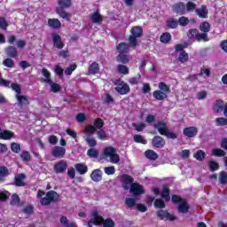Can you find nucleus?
Instances as JSON below:
<instances>
[{
	"mask_svg": "<svg viewBox=\"0 0 227 227\" xmlns=\"http://www.w3.org/2000/svg\"><path fill=\"white\" fill-rule=\"evenodd\" d=\"M130 45L125 42H121L116 45V51L118 55L115 59L117 63L121 65H129L130 63V58H129V52H130Z\"/></svg>",
	"mask_w": 227,
	"mask_h": 227,
	"instance_id": "nucleus-1",
	"label": "nucleus"
},
{
	"mask_svg": "<svg viewBox=\"0 0 227 227\" xmlns=\"http://www.w3.org/2000/svg\"><path fill=\"white\" fill-rule=\"evenodd\" d=\"M45 194L46 197L42 198V196H45ZM37 198H41L40 204L42 207H49L51 203H58L60 200L59 193L54 190L49 191L46 193L42 190H38Z\"/></svg>",
	"mask_w": 227,
	"mask_h": 227,
	"instance_id": "nucleus-2",
	"label": "nucleus"
},
{
	"mask_svg": "<svg viewBox=\"0 0 227 227\" xmlns=\"http://www.w3.org/2000/svg\"><path fill=\"white\" fill-rule=\"evenodd\" d=\"M58 6L56 7L57 15L60 16V19H66L67 20L72 19V14L67 12V10L72 8V0H57Z\"/></svg>",
	"mask_w": 227,
	"mask_h": 227,
	"instance_id": "nucleus-3",
	"label": "nucleus"
},
{
	"mask_svg": "<svg viewBox=\"0 0 227 227\" xmlns=\"http://www.w3.org/2000/svg\"><path fill=\"white\" fill-rule=\"evenodd\" d=\"M153 128L158 130L160 136H166L168 139H176L178 137L176 133L169 131L168 124H166L164 121H158L157 123L153 125Z\"/></svg>",
	"mask_w": 227,
	"mask_h": 227,
	"instance_id": "nucleus-4",
	"label": "nucleus"
},
{
	"mask_svg": "<svg viewBox=\"0 0 227 227\" xmlns=\"http://www.w3.org/2000/svg\"><path fill=\"white\" fill-rule=\"evenodd\" d=\"M131 35L129 36V45L132 49H136L137 47V38H141L143 36V27L141 26H134L130 29Z\"/></svg>",
	"mask_w": 227,
	"mask_h": 227,
	"instance_id": "nucleus-5",
	"label": "nucleus"
},
{
	"mask_svg": "<svg viewBox=\"0 0 227 227\" xmlns=\"http://www.w3.org/2000/svg\"><path fill=\"white\" fill-rule=\"evenodd\" d=\"M189 40L193 42H209L208 34H201L198 28H190L187 32Z\"/></svg>",
	"mask_w": 227,
	"mask_h": 227,
	"instance_id": "nucleus-6",
	"label": "nucleus"
},
{
	"mask_svg": "<svg viewBox=\"0 0 227 227\" xmlns=\"http://www.w3.org/2000/svg\"><path fill=\"white\" fill-rule=\"evenodd\" d=\"M115 91L119 95H129L130 93V86L121 79H117L114 82Z\"/></svg>",
	"mask_w": 227,
	"mask_h": 227,
	"instance_id": "nucleus-7",
	"label": "nucleus"
},
{
	"mask_svg": "<svg viewBox=\"0 0 227 227\" xmlns=\"http://www.w3.org/2000/svg\"><path fill=\"white\" fill-rule=\"evenodd\" d=\"M103 153L105 157L110 158V161L112 162V164H118V162H120V155L116 153V148L113 146L106 147L103 150Z\"/></svg>",
	"mask_w": 227,
	"mask_h": 227,
	"instance_id": "nucleus-8",
	"label": "nucleus"
},
{
	"mask_svg": "<svg viewBox=\"0 0 227 227\" xmlns=\"http://www.w3.org/2000/svg\"><path fill=\"white\" fill-rule=\"evenodd\" d=\"M156 215L161 221H164V219L167 221H176V216L175 215H171L168 210L160 209L157 211Z\"/></svg>",
	"mask_w": 227,
	"mask_h": 227,
	"instance_id": "nucleus-9",
	"label": "nucleus"
},
{
	"mask_svg": "<svg viewBox=\"0 0 227 227\" xmlns=\"http://www.w3.org/2000/svg\"><path fill=\"white\" fill-rule=\"evenodd\" d=\"M129 192L133 196H141V194H145V187L138 183H132L129 187Z\"/></svg>",
	"mask_w": 227,
	"mask_h": 227,
	"instance_id": "nucleus-10",
	"label": "nucleus"
},
{
	"mask_svg": "<svg viewBox=\"0 0 227 227\" xmlns=\"http://www.w3.org/2000/svg\"><path fill=\"white\" fill-rule=\"evenodd\" d=\"M121 182L122 184L124 191H129V189H130V185L134 184V177L127 174H124L121 177Z\"/></svg>",
	"mask_w": 227,
	"mask_h": 227,
	"instance_id": "nucleus-11",
	"label": "nucleus"
},
{
	"mask_svg": "<svg viewBox=\"0 0 227 227\" xmlns=\"http://www.w3.org/2000/svg\"><path fill=\"white\" fill-rule=\"evenodd\" d=\"M67 168H68V162H67V160H61L55 163L53 169L55 173L59 175L65 173V171H67Z\"/></svg>",
	"mask_w": 227,
	"mask_h": 227,
	"instance_id": "nucleus-12",
	"label": "nucleus"
},
{
	"mask_svg": "<svg viewBox=\"0 0 227 227\" xmlns=\"http://www.w3.org/2000/svg\"><path fill=\"white\" fill-rule=\"evenodd\" d=\"M172 10L174 13L176 15H185L187 13V10L185 9V3L184 2H177L172 6Z\"/></svg>",
	"mask_w": 227,
	"mask_h": 227,
	"instance_id": "nucleus-13",
	"label": "nucleus"
},
{
	"mask_svg": "<svg viewBox=\"0 0 227 227\" xmlns=\"http://www.w3.org/2000/svg\"><path fill=\"white\" fill-rule=\"evenodd\" d=\"M152 145L154 148H164L166 146V139L160 136H154L152 139Z\"/></svg>",
	"mask_w": 227,
	"mask_h": 227,
	"instance_id": "nucleus-14",
	"label": "nucleus"
},
{
	"mask_svg": "<svg viewBox=\"0 0 227 227\" xmlns=\"http://www.w3.org/2000/svg\"><path fill=\"white\" fill-rule=\"evenodd\" d=\"M66 153H67V149H65V147L55 146L52 149L51 155L53 157H55L56 159H63V157H65Z\"/></svg>",
	"mask_w": 227,
	"mask_h": 227,
	"instance_id": "nucleus-15",
	"label": "nucleus"
},
{
	"mask_svg": "<svg viewBox=\"0 0 227 227\" xmlns=\"http://www.w3.org/2000/svg\"><path fill=\"white\" fill-rule=\"evenodd\" d=\"M183 134L186 136V137H196V136H198V128L194 126L184 128Z\"/></svg>",
	"mask_w": 227,
	"mask_h": 227,
	"instance_id": "nucleus-16",
	"label": "nucleus"
},
{
	"mask_svg": "<svg viewBox=\"0 0 227 227\" xmlns=\"http://www.w3.org/2000/svg\"><path fill=\"white\" fill-rule=\"evenodd\" d=\"M52 42L56 49H63L65 47V43H63L59 34H52Z\"/></svg>",
	"mask_w": 227,
	"mask_h": 227,
	"instance_id": "nucleus-17",
	"label": "nucleus"
},
{
	"mask_svg": "<svg viewBox=\"0 0 227 227\" xmlns=\"http://www.w3.org/2000/svg\"><path fill=\"white\" fill-rule=\"evenodd\" d=\"M4 52L7 58L16 59L19 58V51L14 46L5 48Z\"/></svg>",
	"mask_w": 227,
	"mask_h": 227,
	"instance_id": "nucleus-18",
	"label": "nucleus"
},
{
	"mask_svg": "<svg viewBox=\"0 0 227 227\" xmlns=\"http://www.w3.org/2000/svg\"><path fill=\"white\" fill-rule=\"evenodd\" d=\"M26 180V175L24 174H18L14 177V185L16 187H25L26 183L24 182Z\"/></svg>",
	"mask_w": 227,
	"mask_h": 227,
	"instance_id": "nucleus-19",
	"label": "nucleus"
},
{
	"mask_svg": "<svg viewBox=\"0 0 227 227\" xmlns=\"http://www.w3.org/2000/svg\"><path fill=\"white\" fill-rule=\"evenodd\" d=\"M195 13L200 19H208V9L207 5H201L200 9H196Z\"/></svg>",
	"mask_w": 227,
	"mask_h": 227,
	"instance_id": "nucleus-20",
	"label": "nucleus"
},
{
	"mask_svg": "<svg viewBox=\"0 0 227 227\" xmlns=\"http://www.w3.org/2000/svg\"><path fill=\"white\" fill-rule=\"evenodd\" d=\"M169 194H171V190L169 189V186L164 184L160 192L162 200H164L165 201H170L171 196Z\"/></svg>",
	"mask_w": 227,
	"mask_h": 227,
	"instance_id": "nucleus-21",
	"label": "nucleus"
},
{
	"mask_svg": "<svg viewBox=\"0 0 227 227\" xmlns=\"http://www.w3.org/2000/svg\"><path fill=\"white\" fill-rule=\"evenodd\" d=\"M15 98L17 99L20 107H24V106H29V99L27 98V97L18 94L15 95Z\"/></svg>",
	"mask_w": 227,
	"mask_h": 227,
	"instance_id": "nucleus-22",
	"label": "nucleus"
},
{
	"mask_svg": "<svg viewBox=\"0 0 227 227\" xmlns=\"http://www.w3.org/2000/svg\"><path fill=\"white\" fill-rule=\"evenodd\" d=\"M224 101L223 99H217L214 104H213V111L215 113H221V111L224 110Z\"/></svg>",
	"mask_w": 227,
	"mask_h": 227,
	"instance_id": "nucleus-23",
	"label": "nucleus"
},
{
	"mask_svg": "<svg viewBox=\"0 0 227 227\" xmlns=\"http://www.w3.org/2000/svg\"><path fill=\"white\" fill-rule=\"evenodd\" d=\"M13 137H15V133L11 130L5 129L0 132V139H3L4 141H10V139Z\"/></svg>",
	"mask_w": 227,
	"mask_h": 227,
	"instance_id": "nucleus-24",
	"label": "nucleus"
},
{
	"mask_svg": "<svg viewBox=\"0 0 227 227\" xmlns=\"http://www.w3.org/2000/svg\"><path fill=\"white\" fill-rule=\"evenodd\" d=\"M90 20L93 24H102L104 17L100 14L98 11H97L90 15Z\"/></svg>",
	"mask_w": 227,
	"mask_h": 227,
	"instance_id": "nucleus-25",
	"label": "nucleus"
},
{
	"mask_svg": "<svg viewBox=\"0 0 227 227\" xmlns=\"http://www.w3.org/2000/svg\"><path fill=\"white\" fill-rule=\"evenodd\" d=\"M74 168L79 175H86V173H88V166L86 163H77L74 165Z\"/></svg>",
	"mask_w": 227,
	"mask_h": 227,
	"instance_id": "nucleus-26",
	"label": "nucleus"
},
{
	"mask_svg": "<svg viewBox=\"0 0 227 227\" xmlns=\"http://www.w3.org/2000/svg\"><path fill=\"white\" fill-rule=\"evenodd\" d=\"M90 178L93 182L102 181V171L100 169H94L90 174Z\"/></svg>",
	"mask_w": 227,
	"mask_h": 227,
	"instance_id": "nucleus-27",
	"label": "nucleus"
},
{
	"mask_svg": "<svg viewBox=\"0 0 227 227\" xmlns=\"http://www.w3.org/2000/svg\"><path fill=\"white\" fill-rule=\"evenodd\" d=\"M48 26L52 27V29H61V21L58 19H49L48 20Z\"/></svg>",
	"mask_w": 227,
	"mask_h": 227,
	"instance_id": "nucleus-28",
	"label": "nucleus"
},
{
	"mask_svg": "<svg viewBox=\"0 0 227 227\" xmlns=\"http://www.w3.org/2000/svg\"><path fill=\"white\" fill-rule=\"evenodd\" d=\"M189 208H191L189 207V204L187 203V200H183L177 207V210L178 212H180L181 214H187V212H189Z\"/></svg>",
	"mask_w": 227,
	"mask_h": 227,
	"instance_id": "nucleus-29",
	"label": "nucleus"
},
{
	"mask_svg": "<svg viewBox=\"0 0 227 227\" xmlns=\"http://www.w3.org/2000/svg\"><path fill=\"white\" fill-rule=\"evenodd\" d=\"M153 97L155 100H166V98H168V94L157 90L153 92Z\"/></svg>",
	"mask_w": 227,
	"mask_h": 227,
	"instance_id": "nucleus-30",
	"label": "nucleus"
},
{
	"mask_svg": "<svg viewBox=\"0 0 227 227\" xmlns=\"http://www.w3.org/2000/svg\"><path fill=\"white\" fill-rule=\"evenodd\" d=\"M145 155L146 159H149V160H157V159H159V154L152 149L146 150L145 152Z\"/></svg>",
	"mask_w": 227,
	"mask_h": 227,
	"instance_id": "nucleus-31",
	"label": "nucleus"
},
{
	"mask_svg": "<svg viewBox=\"0 0 227 227\" xmlns=\"http://www.w3.org/2000/svg\"><path fill=\"white\" fill-rule=\"evenodd\" d=\"M210 23H208L207 21H204L202 23H200V30L202 32L200 33L201 35H207V33H210Z\"/></svg>",
	"mask_w": 227,
	"mask_h": 227,
	"instance_id": "nucleus-32",
	"label": "nucleus"
},
{
	"mask_svg": "<svg viewBox=\"0 0 227 227\" xmlns=\"http://www.w3.org/2000/svg\"><path fill=\"white\" fill-rule=\"evenodd\" d=\"M211 155L213 157H226V152L221 148H213Z\"/></svg>",
	"mask_w": 227,
	"mask_h": 227,
	"instance_id": "nucleus-33",
	"label": "nucleus"
},
{
	"mask_svg": "<svg viewBox=\"0 0 227 227\" xmlns=\"http://www.w3.org/2000/svg\"><path fill=\"white\" fill-rule=\"evenodd\" d=\"M117 72L118 74H121L122 75H129V67H127L125 64H119L117 66Z\"/></svg>",
	"mask_w": 227,
	"mask_h": 227,
	"instance_id": "nucleus-34",
	"label": "nucleus"
},
{
	"mask_svg": "<svg viewBox=\"0 0 227 227\" xmlns=\"http://www.w3.org/2000/svg\"><path fill=\"white\" fill-rule=\"evenodd\" d=\"M136 203H137V198H126L125 200V205L128 208H134V207H137V205Z\"/></svg>",
	"mask_w": 227,
	"mask_h": 227,
	"instance_id": "nucleus-35",
	"label": "nucleus"
},
{
	"mask_svg": "<svg viewBox=\"0 0 227 227\" xmlns=\"http://www.w3.org/2000/svg\"><path fill=\"white\" fill-rule=\"evenodd\" d=\"M159 87V90L162 91L163 93H165L166 95H168V93H171V89L169 88V86H168V84H166V82H160L158 84Z\"/></svg>",
	"mask_w": 227,
	"mask_h": 227,
	"instance_id": "nucleus-36",
	"label": "nucleus"
},
{
	"mask_svg": "<svg viewBox=\"0 0 227 227\" xmlns=\"http://www.w3.org/2000/svg\"><path fill=\"white\" fill-rule=\"evenodd\" d=\"M8 175H10V170H8V168L0 166V182H4L5 176H8Z\"/></svg>",
	"mask_w": 227,
	"mask_h": 227,
	"instance_id": "nucleus-37",
	"label": "nucleus"
},
{
	"mask_svg": "<svg viewBox=\"0 0 227 227\" xmlns=\"http://www.w3.org/2000/svg\"><path fill=\"white\" fill-rule=\"evenodd\" d=\"M2 65L6 67V68H15V61H13L10 57L4 59L2 62Z\"/></svg>",
	"mask_w": 227,
	"mask_h": 227,
	"instance_id": "nucleus-38",
	"label": "nucleus"
},
{
	"mask_svg": "<svg viewBox=\"0 0 227 227\" xmlns=\"http://www.w3.org/2000/svg\"><path fill=\"white\" fill-rule=\"evenodd\" d=\"M100 70V67H98V63L93 62L89 67V73H90L92 75H95V74H98V71Z\"/></svg>",
	"mask_w": 227,
	"mask_h": 227,
	"instance_id": "nucleus-39",
	"label": "nucleus"
},
{
	"mask_svg": "<svg viewBox=\"0 0 227 227\" xmlns=\"http://www.w3.org/2000/svg\"><path fill=\"white\" fill-rule=\"evenodd\" d=\"M170 40H171V34L169 32H165L161 34L160 37V42H161V43H169Z\"/></svg>",
	"mask_w": 227,
	"mask_h": 227,
	"instance_id": "nucleus-40",
	"label": "nucleus"
},
{
	"mask_svg": "<svg viewBox=\"0 0 227 227\" xmlns=\"http://www.w3.org/2000/svg\"><path fill=\"white\" fill-rule=\"evenodd\" d=\"M101 226L103 227H115L116 223L113 221V218H106L103 220V223H101Z\"/></svg>",
	"mask_w": 227,
	"mask_h": 227,
	"instance_id": "nucleus-41",
	"label": "nucleus"
},
{
	"mask_svg": "<svg viewBox=\"0 0 227 227\" xmlns=\"http://www.w3.org/2000/svg\"><path fill=\"white\" fill-rule=\"evenodd\" d=\"M178 61H180V63H187V61H189V54L186 53L185 51H182L179 53Z\"/></svg>",
	"mask_w": 227,
	"mask_h": 227,
	"instance_id": "nucleus-42",
	"label": "nucleus"
},
{
	"mask_svg": "<svg viewBox=\"0 0 227 227\" xmlns=\"http://www.w3.org/2000/svg\"><path fill=\"white\" fill-rule=\"evenodd\" d=\"M42 74H43V77H45V82L47 84L52 83V80L51 79V72H49V69L43 68Z\"/></svg>",
	"mask_w": 227,
	"mask_h": 227,
	"instance_id": "nucleus-43",
	"label": "nucleus"
},
{
	"mask_svg": "<svg viewBox=\"0 0 227 227\" xmlns=\"http://www.w3.org/2000/svg\"><path fill=\"white\" fill-rule=\"evenodd\" d=\"M218 180L222 185H226L227 184V172L226 171H221L219 174Z\"/></svg>",
	"mask_w": 227,
	"mask_h": 227,
	"instance_id": "nucleus-44",
	"label": "nucleus"
},
{
	"mask_svg": "<svg viewBox=\"0 0 227 227\" xmlns=\"http://www.w3.org/2000/svg\"><path fill=\"white\" fill-rule=\"evenodd\" d=\"M94 127L98 130H102V128L104 127V120L102 118H97L94 120Z\"/></svg>",
	"mask_w": 227,
	"mask_h": 227,
	"instance_id": "nucleus-45",
	"label": "nucleus"
},
{
	"mask_svg": "<svg viewBox=\"0 0 227 227\" xmlns=\"http://www.w3.org/2000/svg\"><path fill=\"white\" fill-rule=\"evenodd\" d=\"M20 203V197H19L17 193L12 194L11 197L10 205H12V207H14L15 205H19Z\"/></svg>",
	"mask_w": 227,
	"mask_h": 227,
	"instance_id": "nucleus-46",
	"label": "nucleus"
},
{
	"mask_svg": "<svg viewBox=\"0 0 227 227\" xmlns=\"http://www.w3.org/2000/svg\"><path fill=\"white\" fill-rule=\"evenodd\" d=\"M205 156H206L205 151H202V150L197 151L196 153H194L193 155L194 159L200 161L205 160Z\"/></svg>",
	"mask_w": 227,
	"mask_h": 227,
	"instance_id": "nucleus-47",
	"label": "nucleus"
},
{
	"mask_svg": "<svg viewBox=\"0 0 227 227\" xmlns=\"http://www.w3.org/2000/svg\"><path fill=\"white\" fill-rule=\"evenodd\" d=\"M87 155L90 159H98V151H97V149L90 148L87 151Z\"/></svg>",
	"mask_w": 227,
	"mask_h": 227,
	"instance_id": "nucleus-48",
	"label": "nucleus"
},
{
	"mask_svg": "<svg viewBox=\"0 0 227 227\" xmlns=\"http://www.w3.org/2000/svg\"><path fill=\"white\" fill-rule=\"evenodd\" d=\"M167 27H168L169 29H176L178 27V20L173 19L168 20Z\"/></svg>",
	"mask_w": 227,
	"mask_h": 227,
	"instance_id": "nucleus-49",
	"label": "nucleus"
},
{
	"mask_svg": "<svg viewBox=\"0 0 227 227\" xmlns=\"http://www.w3.org/2000/svg\"><path fill=\"white\" fill-rule=\"evenodd\" d=\"M20 159L23 160V162H30L31 160V154L27 151H23L20 153Z\"/></svg>",
	"mask_w": 227,
	"mask_h": 227,
	"instance_id": "nucleus-50",
	"label": "nucleus"
},
{
	"mask_svg": "<svg viewBox=\"0 0 227 227\" xmlns=\"http://www.w3.org/2000/svg\"><path fill=\"white\" fill-rule=\"evenodd\" d=\"M153 206L155 208H166V202L162 199H156L154 200Z\"/></svg>",
	"mask_w": 227,
	"mask_h": 227,
	"instance_id": "nucleus-51",
	"label": "nucleus"
},
{
	"mask_svg": "<svg viewBox=\"0 0 227 227\" xmlns=\"http://www.w3.org/2000/svg\"><path fill=\"white\" fill-rule=\"evenodd\" d=\"M51 85V91H52V93H59V91H61V86L56 82H53L51 81V83H49Z\"/></svg>",
	"mask_w": 227,
	"mask_h": 227,
	"instance_id": "nucleus-52",
	"label": "nucleus"
},
{
	"mask_svg": "<svg viewBox=\"0 0 227 227\" xmlns=\"http://www.w3.org/2000/svg\"><path fill=\"white\" fill-rule=\"evenodd\" d=\"M215 125H216V127H224V125H227V119L224 117L216 118Z\"/></svg>",
	"mask_w": 227,
	"mask_h": 227,
	"instance_id": "nucleus-53",
	"label": "nucleus"
},
{
	"mask_svg": "<svg viewBox=\"0 0 227 227\" xmlns=\"http://www.w3.org/2000/svg\"><path fill=\"white\" fill-rule=\"evenodd\" d=\"M185 10H186V13L191 12H194V10H196V4H194L192 1H189L186 3L185 4Z\"/></svg>",
	"mask_w": 227,
	"mask_h": 227,
	"instance_id": "nucleus-54",
	"label": "nucleus"
},
{
	"mask_svg": "<svg viewBox=\"0 0 227 227\" xmlns=\"http://www.w3.org/2000/svg\"><path fill=\"white\" fill-rule=\"evenodd\" d=\"M77 69V64H71L65 69L66 75H72V73Z\"/></svg>",
	"mask_w": 227,
	"mask_h": 227,
	"instance_id": "nucleus-55",
	"label": "nucleus"
},
{
	"mask_svg": "<svg viewBox=\"0 0 227 227\" xmlns=\"http://www.w3.org/2000/svg\"><path fill=\"white\" fill-rule=\"evenodd\" d=\"M207 164L211 171H217L219 169V164L215 160H209Z\"/></svg>",
	"mask_w": 227,
	"mask_h": 227,
	"instance_id": "nucleus-56",
	"label": "nucleus"
},
{
	"mask_svg": "<svg viewBox=\"0 0 227 227\" xmlns=\"http://www.w3.org/2000/svg\"><path fill=\"white\" fill-rule=\"evenodd\" d=\"M132 127L135 128V130H137V132H143V130L146 129V124H145V122H141L140 124H136L133 122Z\"/></svg>",
	"mask_w": 227,
	"mask_h": 227,
	"instance_id": "nucleus-57",
	"label": "nucleus"
},
{
	"mask_svg": "<svg viewBox=\"0 0 227 227\" xmlns=\"http://www.w3.org/2000/svg\"><path fill=\"white\" fill-rule=\"evenodd\" d=\"M135 143H140L141 145H146L147 141L145 137L141 135H135L133 137Z\"/></svg>",
	"mask_w": 227,
	"mask_h": 227,
	"instance_id": "nucleus-58",
	"label": "nucleus"
},
{
	"mask_svg": "<svg viewBox=\"0 0 227 227\" xmlns=\"http://www.w3.org/2000/svg\"><path fill=\"white\" fill-rule=\"evenodd\" d=\"M177 22H178L179 26H183V27H185V26H187L189 24V18H187L185 16H182L179 18Z\"/></svg>",
	"mask_w": 227,
	"mask_h": 227,
	"instance_id": "nucleus-59",
	"label": "nucleus"
},
{
	"mask_svg": "<svg viewBox=\"0 0 227 227\" xmlns=\"http://www.w3.org/2000/svg\"><path fill=\"white\" fill-rule=\"evenodd\" d=\"M11 150L13 153H20V145L18 143L12 142L11 144Z\"/></svg>",
	"mask_w": 227,
	"mask_h": 227,
	"instance_id": "nucleus-60",
	"label": "nucleus"
},
{
	"mask_svg": "<svg viewBox=\"0 0 227 227\" xmlns=\"http://www.w3.org/2000/svg\"><path fill=\"white\" fill-rule=\"evenodd\" d=\"M11 193L8 191L0 192V201H7Z\"/></svg>",
	"mask_w": 227,
	"mask_h": 227,
	"instance_id": "nucleus-61",
	"label": "nucleus"
},
{
	"mask_svg": "<svg viewBox=\"0 0 227 227\" xmlns=\"http://www.w3.org/2000/svg\"><path fill=\"white\" fill-rule=\"evenodd\" d=\"M11 88L13 91L16 92V95H20V93H22V89L18 83H12Z\"/></svg>",
	"mask_w": 227,
	"mask_h": 227,
	"instance_id": "nucleus-62",
	"label": "nucleus"
},
{
	"mask_svg": "<svg viewBox=\"0 0 227 227\" xmlns=\"http://www.w3.org/2000/svg\"><path fill=\"white\" fill-rule=\"evenodd\" d=\"M140 79L141 76H134L129 79V82L131 84V86H137V84H139Z\"/></svg>",
	"mask_w": 227,
	"mask_h": 227,
	"instance_id": "nucleus-63",
	"label": "nucleus"
},
{
	"mask_svg": "<svg viewBox=\"0 0 227 227\" xmlns=\"http://www.w3.org/2000/svg\"><path fill=\"white\" fill-rule=\"evenodd\" d=\"M97 136L98 139H101L102 141L107 139V133L104 129H99L97 132Z\"/></svg>",
	"mask_w": 227,
	"mask_h": 227,
	"instance_id": "nucleus-64",
	"label": "nucleus"
}]
</instances>
